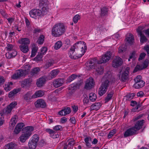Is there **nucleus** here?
<instances>
[{
  "mask_svg": "<svg viewBox=\"0 0 149 149\" xmlns=\"http://www.w3.org/2000/svg\"><path fill=\"white\" fill-rule=\"evenodd\" d=\"M45 37L43 35H41L39 36L38 40V44L39 45L42 44L44 42Z\"/></svg>",
  "mask_w": 149,
  "mask_h": 149,
  "instance_id": "nucleus-48",
  "label": "nucleus"
},
{
  "mask_svg": "<svg viewBox=\"0 0 149 149\" xmlns=\"http://www.w3.org/2000/svg\"><path fill=\"white\" fill-rule=\"evenodd\" d=\"M92 61H93V65H91L90 66H92V67H91V68H95V66L97 64H98V63H97V62H98L99 61H97V59L96 58H94L92 60Z\"/></svg>",
  "mask_w": 149,
  "mask_h": 149,
  "instance_id": "nucleus-57",
  "label": "nucleus"
},
{
  "mask_svg": "<svg viewBox=\"0 0 149 149\" xmlns=\"http://www.w3.org/2000/svg\"><path fill=\"white\" fill-rule=\"evenodd\" d=\"M63 110L65 116L70 113L71 112L70 109L69 107L65 108L63 109Z\"/></svg>",
  "mask_w": 149,
  "mask_h": 149,
  "instance_id": "nucleus-52",
  "label": "nucleus"
},
{
  "mask_svg": "<svg viewBox=\"0 0 149 149\" xmlns=\"http://www.w3.org/2000/svg\"><path fill=\"white\" fill-rule=\"evenodd\" d=\"M17 118V116H15L11 118L10 122L9 128L11 129H13V128L14 126L17 123L16 119Z\"/></svg>",
  "mask_w": 149,
  "mask_h": 149,
  "instance_id": "nucleus-23",
  "label": "nucleus"
},
{
  "mask_svg": "<svg viewBox=\"0 0 149 149\" xmlns=\"http://www.w3.org/2000/svg\"><path fill=\"white\" fill-rule=\"evenodd\" d=\"M17 54V52L14 50L11 52H8L6 54V57L8 58H10L13 57H15Z\"/></svg>",
  "mask_w": 149,
  "mask_h": 149,
  "instance_id": "nucleus-24",
  "label": "nucleus"
},
{
  "mask_svg": "<svg viewBox=\"0 0 149 149\" xmlns=\"http://www.w3.org/2000/svg\"><path fill=\"white\" fill-rule=\"evenodd\" d=\"M65 45V46L66 47V49H67L70 46V40L68 39H66Z\"/></svg>",
  "mask_w": 149,
  "mask_h": 149,
  "instance_id": "nucleus-60",
  "label": "nucleus"
},
{
  "mask_svg": "<svg viewBox=\"0 0 149 149\" xmlns=\"http://www.w3.org/2000/svg\"><path fill=\"white\" fill-rule=\"evenodd\" d=\"M146 55V54H145L144 52H142L141 53L138 59V60L140 61L141 60H142L144 58Z\"/></svg>",
  "mask_w": 149,
  "mask_h": 149,
  "instance_id": "nucleus-59",
  "label": "nucleus"
},
{
  "mask_svg": "<svg viewBox=\"0 0 149 149\" xmlns=\"http://www.w3.org/2000/svg\"><path fill=\"white\" fill-rule=\"evenodd\" d=\"M74 47L75 48L76 51L79 54L78 56H77V58L82 56L87 50L86 44L83 41H80L77 42L74 45Z\"/></svg>",
  "mask_w": 149,
  "mask_h": 149,
  "instance_id": "nucleus-2",
  "label": "nucleus"
},
{
  "mask_svg": "<svg viewBox=\"0 0 149 149\" xmlns=\"http://www.w3.org/2000/svg\"><path fill=\"white\" fill-rule=\"evenodd\" d=\"M75 51H76V49L74 48L73 45V47L70 48V51L69 52V56L71 58L76 59L79 58H77V56H75L74 53V52Z\"/></svg>",
  "mask_w": 149,
  "mask_h": 149,
  "instance_id": "nucleus-26",
  "label": "nucleus"
},
{
  "mask_svg": "<svg viewBox=\"0 0 149 149\" xmlns=\"http://www.w3.org/2000/svg\"><path fill=\"white\" fill-rule=\"evenodd\" d=\"M59 72V71L57 70H52L50 73L52 79L55 77L58 74Z\"/></svg>",
  "mask_w": 149,
  "mask_h": 149,
  "instance_id": "nucleus-45",
  "label": "nucleus"
},
{
  "mask_svg": "<svg viewBox=\"0 0 149 149\" xmlns=\"http://www.w3.org/2000/svg\"><path fill=\"white\" fill-rule=\"evenodd\" d=\"M32 81V78H29L23 80L21 82V86L22 88L25 89L29 88Z\"/></svg>",
  "mask_w": 149,
  "mask_h": 149,
  "instance_id": "nucleus-11",
  "label": "nucleus"
},
{
  "mask_svg": "<svg viewBox=\"0 0 149 149\" xmlns=\"http://www.w3.org/2000/svg\"><path fill=\"white\" fill-rule=\"evenodd\" d=\"M45 81L46 79L45 78H40L37 80L36 84L38 87H41L43 86Z\"/></svg>",
  "mask_w": 149,
  "mask_h": 149,
  "instance_id": "nucleus-30",
  "label": "nucleus"
},
{
  "mask_svg": "<svg viewBox=\"0 0 149 149\" xmlns=\"http://www.w3.org/2000/svg\"><path fill=\"white\" fill-rule=\"evenodd\" d=\"M142 28L141 27L139 26L138 29H136V31L139 35L140 37V41L141 43H143L147 42L148 39L146 38L144 34L142 33Z\"/></svg>",
  "mask_w": 149,
  "mask_h": 149,
  "instance_id": "nucleus-12",
  "label": "nucleus"
},
{
  "mask_svg": "<svg viewBox=\"0 0 149 149\" xmlns=\"http://www.w3.org/2000/svg\"><path fill=\"white\" fill-rule=\"evenodd\" d=\"M24 126V124L23 123H18L14 129V132L16 134H18Z\"/></svg>",
  "mask_w": 149,
  "mask_h": 149,
  "instance_id": "nucleus-22",
  "label": "nucleus"
},
{
  "mask_svg": "<svg viewBox=\"0 0 149 149\" xmlns=\"http://www.w3.org/2000/svg\"><path fill=\"white\" fill-rule=\"evenodd\" d=\"M100 64L98 63V64L95 66V68H93L95 69L97 72L100 74H101L103 73L104 69L103 67L100 65Z\"/></svg>",
  "mask_w": 149,
  "mask_h": 149,
  "instance_id": "nucleus-29",
  "label": "nucleus"
},
{
  "mask_svg": "<svg viewBox=\"0 0 149 149\" xmlns=\"http://www.w3.org/2000/svg\"><path fill=\"white\" fill-rule=\"evenodd\" d=\"M129 70V68L127 67L123 72L121 79L122 81H125L128 78Z\"/></svg>",
  "mask_w": 149,
  "mask_h": 149,
  "instance_id": "nucleus-18",
  "label": "nucleus"
},
{
  "mask_svg": "<svg viewBox=\"0 0 149 149\" xmlns=\"http://www.w3.org/2000/svg\"><path fill=\"white\" fill-rule=\"evenodd\" d=\"M101 106V104L100 102L95 103L93 104L91 106V111L92 110L97 111L100 109Z\"/></svg>",
  "mask_w": 149,
  "mask_h": 149,
  "instance_id": "nucleus-25",
  "label": "nucleus"
},
{
  "mask_svg": "<svg viewBox=\"0 0 149 149\" xmlns=\"http://www.w3.org/2000/svg\"><path fill=\"white\" fill-rule=\"evenodd\" d=\"M143 49L147 52L148 55H149V44L145 46Z\"/></svg>",
  "mask_w": 149,
  "mask_h": 149,
  "instance_id": "nucleus-64",
  "label": "nucleus"
},
{
  "mask_svg": "<svg viewBox=\"0 0 149 149\" xmlns=\"http://www.w3.org/2000/svg\"><path fill=\"white\" fill-rule=\"evenodd\" d=\"M116 133V130L113 129L111 130L108 135V138L109 139L113 136Z\"/></svg>",
  "mask_w": 149,
  "mask_h": 149,
  "instance_id": "nucleus-50",
  "label": "nucleus"
},
{
  "mask_svg": "<svg viewBox=\"0 0 149 149\" xmlns=\"http://www.w3.org/2000/svg\"><path fill=\"white\" fill-rule=\"evenodd\" d=\"M84 140L87 147L90 148L91 145L89 141H91V138L90 137H86L85 138Z\"/></svg>",
  "mask_w": 149,
  "mask_h": 149,
  "instance_id": "nucleus-39",
  "label": "nucleus"
},
{
  "mask_svg": "<svg viewBox=\"0 0 149 149\" xmlns=\"http://www.w3.org/2000/svg\"><path fill=\"white\" fill-rule=\"evenodd\" d=\"M81 83L80 82L73 84L69 86L68 89L70 90H75L78 88L81 85Z\"/></svg>",
  "mask_w": 149,
  "mask_h": 149,
  "instance_id": "nucleus-27",
  "label": "nucleus"
},
{
  "mask_svg": "<svg viewBox=\"0 0 149 149\" xmlns=\"http://www.w3.org/2000/svg\"><path fill=\"white\" fill-rule=\"evenodd\" d=\"M54 131H61L62 130V127L60 125H57L55 126L53 128Z\"/></svg>",
  "mask_w": 149,
  "mask_h": 149,
  "instance_id": "nucleus-53",
  "label": "nucleus"
},
{
  "mask_svg": "<svg viewBox=\"0 0 149 149\" xmlns=\"http://www.w3.org/2000/svg\"><path fill=\"white\" fill-rule=\"evenodd\" d=\"M122 59L119 57H117L112 62L113 67L117 68L120 66L123 63Z\"/></svg>",
  "mask_w": 149,
  "mask_h": 149,
  "instance_id": "nucleus-16",
  "label": "nucleus"
},
{
  "mask_svg": "<svg viewBox=\"0 0 149 149\" xmlns=\"http://www.w3.org/2000/svg\"><path fill=\"white\" fill-rule=\"evenodd\" d=\"M80 17L78 15H76L74 16L73 18V22L74 23H76L78 20L80 19Z\"/></svg>",
  "mask_w": 149,
  "mask_h": 149,
  "instance_id": "nucleus-55",
  "label": "nucleus"
},
{
  "mask_svg": "<svg viewBox=\"0 0 149 149\" xmlns=\"http://www.w3.org/2000/svg\"><path fill=\"white\" fill-rule=\"evenodd\" d=\"M32 94L31 92L30 91L27 92L24 95V99L27 102H29L31 100L34 99V97H33V95H32Z\"/></svg>",
  "mask_w": 149,
  "mask_h": 149,
  "instance_id": "nucleus-21",
  "label": "nucleus"
},
{
  "mask_svg": "<svg viewBox=\"0 0 149 149\" xmlns=\"http://www.w3.org/2000/svg\"><path fill=\"white\" fill-rule=\"evenodd\" d=\"M111 55V52H107L102 56V57L100 58L99 61L97 62V63L100 64L106 63L110 60Z\"/></svg>",
  "mask_w": 149,
  "mask_h": 149,
  "instance_id": "nucleus-8",
  "label": "nucleus"
},
{
  "mask_svg": "<svg viewBox=\"0 0 149 149\" xmlns=\"http://www.w3.org/2000/svg\"><path fill=\"white\" fill-rule=\"evenodd\" d=\"M135 95V93H133L128 94L125 97H126V100H130L132 99Z\"/></svg>",
  "mask_w": 149,
  "mask_h": 149,
  "instance_id": "nucleus-43",
  "label": "nucleus"
},
{
  "mask_svg": "<svg viewBox=\"0 0 149 149\" xmlns=\"http://www.w3.org/2000/svg\"><path fill=\"white\" fill-rule=\"evenodd\" d=\"M33 130V127L31 126H28L25 127L24 129V133L19 138V141L21 142H24L31 135V132Z\"/></svg>",
  "mask_w": 149,
  "mask_h": 149,
  "instance_id": "nucleus-3",
  "label": "nucleus"
},
{
  "mask_svg": "<svg viewBox=\"0 0 149 149\" xmlns=\"http://www.w3.org/2000/svg\"><path fill=\"white\" fill-rule=\"evenodd\" d=\"M141 76L140 75H138L136 76V77L134 79V81L135 83L139 82L141 81H143L141 79Z\"/></svg>",
  "mask_w": 149,
  "mask_h": 149,
  "instance_id": "nucleus-56",
  "label": "nucleus"
},
{
  "mask_svg": "<svg viewBox=\"0 0 149 149\" xmlns=\"http://www.w3.org/2000/svg\"><path fill=\"white\" fill-rule=\"evenodd\" d=\"M65 27L63 23H57L54 25L52 30V35L55 37H58L65 32Z\"/></svg>",
  "mask_w": 149,
  "mask_h": 149,
  "instance_id": "nucleus-1",
  "label": "nucleus"
},
{
  "mask_svg": "<svg viewBox=\"0 0 149 149\" xmlns=\"http://www.w3.org/2000/svg\"><path fill=\"white\" fill-rule=\"evenodd\" d=\"M18 43L22 45H27L30 43L29 40L26 38L20 39L18 41Z\"/></svg>",
  "mask_w": 149,
  "mask_h": 149,
  "instance_id": "nucleus-28",
  "label": "nucleus"
},
{
  "mask_svg": "<svg viewBox=\"0 0 149 149\" xmlns=\"http://www.w3.org/2000/svg\"><path fill=\"white\" fill-rule=\"evenodd\" d=\"M44 95V92L42 91L39 90L36 92L34 94L33 97L34 98H36L38 97H40Z\"/></svg>",
  "mask_w": 149,
  "mask_h": 149,
  "instance_id": "nucleus-35",
  "label": "nucleus"
},
{
  "mask_svg": "<svg viewBox=\"0 0 149 149\" xmlns=\"http://www.w3.org/2000/svg\"><path fill=\"white\" fill-rule=\"evenodd\" d=\"M29 15L31 17L36 18L37 16H42L46 15L45 11H42L41 10L33 9L29 12Z\"/></svg>",
  "mask_w": 149,
  "mask_h": 149,
  "instance_id": "nucleus-5",
  "label": "nucleus"
},
{
  "mask_svg": "<svg viewBox=\"0 0 149 149\" xmlns=\"http://www.w3.org/2000/svg\"><path fill=\"white\" fill-rule=\"evenodd\" d=\"M4 89L6 91H10L11 89V87L10 86V84L8 83L6 84L5 86L4 87Z\"/></svg>",
  "mask_w": 149,
  "mask_h": 149,
  "instance_id": "nucleus-61",
  "label": "nucleus"
},
{
  "mask_svg": "<svg viewBox=\"0 0 149 149\" xmlns=\"http://www.w3.org/2000/svg\"><path fill=\"white\" fill-rule=\"evenodd\" d=\"M39 136L36 134H34L32 137V139L28 143L30 149H35L37 146V143L39 140Z\"/></svg>",
  "mask_w": 149,
  "mask_h": 149,
  "instance_id": "nucleus-6",
  "label": "nucleus"
},
{
  "mask_svg": "<svg viewBox=\"0 0 149 149\" xmlns=\"http://www.w3.org/2000/svg\"><path fill=\"white\" fill-rule=\"evenodd\" d=\"M14 45L11 44H8L6 47V50L11 52L13 50Z\"/></svg>",
  "mask_w": 149,
  "mask_h": 149,
  "instance_id": "nucleus-49",
  "label": "nucleus"
},
{
  "mask_svg": "<svg viewBox=\"0 0 149 149\" xmlns=\"http://www.w3.org/2000/svg\"><path fill=\"white\" fill-rule=\"evenodd\" d=\"M17 105V103L15 102H13L10 104L7 107L3 110V111L6 113L8 114L10 113L12 109Z\"/></svg>",
  "mask_w": 149,
  "mask_h": 149,
  "instance_id": "nucleus-17",
  "label": "nucleus"
},
{
  "mask_svg": "<svg viewBox=\"0 0 149 149\" xmlns=\"http://www.w3.org/2000/svg\"><path fill=\"white\" fill-rule=\"evenodd\" d=\"M144 122V120H138L135 124L134 126L132 127L134 128V130H135L136 132L137 130H139L142 127Z\"/></svg>",
  "mask_w": 149,
  "mask_h": 149,
  "instance_id": "nucleus-20",
  "label": "nucleus"
},
{
  "mask_svg": "<svg viewBox=\"0 0 149 149\" xmlns=\"http://www.w3.org/2000/svg\"><path fill=\"white\" fill-rule=\"evenodd\" d=\"M129 43L132 44V43L133 41L134 40L133 36L132 34H129V37H127L125 39Z\"/></svg>",
  "mask_w": 149,
  "mask_h": 149,
  "instance_id": "nucleus-38",
  "label": "nucleus"
},
{
  "mask_svg": "<svg viewBox=\"0 0 149 149\" xmlns=\"http://www.w3.org/2000/svg\"><path fill=\"white\" fill-rule=\"evenodd\" d=\"M47 51V48L46 47H44L41 49V52L40 53L43 55L45 54V53Z\"/></svg>",
  "mask_w": 149,
  "mask_h": 149,
  "instance_id": "nucleus-63",
  "label": "nucleus"
},
{
  "mask_svg": "<svg viewBox=\"0 0 149 149\" xmlns=\"http://www.w3.org/2000/svg\"><path fill=\"white\" fill-rule=\"evenodd\" d=\"M49 2L47 0H40L39 3V7L42 8L40 9L42 11H45L46 15L47 13L48 10V5Z\"/></svg>",
  "mask_w": 149,
  "mask_h": 149,
  "instance_id": "nucleus-7",
  "label": "nucleus"
},
{
  "mask_svg": "<svg viewBox=\"0 0 149 149\" xmlns=\"http://www.w3.org/2000/svg\"><path fill=\"white\" fill-rule=\"evenodd\" d=\"M109 84V81L106 80L100 87L98 93L100 96L103 95L107 92Z\"/></svg>",
  "mask_w": 149,
  "mask_h": 149,
  "instance_id": "nucleus-4",
  "label": "nucleus"
},
{
  "mask_svg": "<svg viewBox=\"0 0 149 149\" xmlns=\"http://www.w3.org/2000/svg\"><path fill=\"white\" fill-rule=\"evenodd\" d=\"M24 68L25 69L23 70H25V72H26V74H27L29 71L30 70L31 68V66L29 64L26 65L24 66Z\"/></svg>",
  "mask_w": 149,
  "mask_h": 149,
  "instance_id": "nucleus-58",
  "label": "nucleus"
},
{
  "mask_svg": "<svg viewBox=\"0 0 149 149\" xmlns=\"http://www.w3.org/2000/svg\"><path fill=\"white\" fill-rule=\"evenodd\" d=\"M62 45V43L61 41L57 42L55 44L54 46V48L56 50L59 49Z\"/></svg>",
  "mask_w": 149,
  "mask_h": 149,
  "instance_id": "nucleus-42",
  "label": "nucleus"
},
{
  "mask_svg": "<svg viewBox=\"0 0 149 149\" xmlns=\"http://www.w3.org/2000/svg\"><path fill=\"white\" fill-rule=\"evenodd\" d=\"M20 50L23 53H26L29 51V48L27 45H21L19 46Z\"/></svg>",
  "mask_w": 149,
  "mask_h": 149,
  "instance_id": "nucleus-37",
  "label": "nucleus"
},
{
  "mask_svg": "<svg viewBox=\"0 0 149 149\" xmlns=\"http://www.w3.org/2000/svg\"><path fill=\"white\" fill-rule=\"evenodd\" d=\"M35 104L36 108H45L46 107V105L44 100L40 99L37 100L35 102Z\"/></svg>",
  "mask_w": 149,
  "mask_h": 149,
  "instance_id": "nucleus-15",
  "label": "nucleus"
},
{
  "mask_svg": "<svg viewBox=\"0 0 149 149\" xmlns=\"http://www.w3.org/2000/svg\"><path fill=\"white\" fill-rule=\"evenodd\" d=\"M95 82L93 79L92 77H90L87 79L85 88L87 89L91 88L93 86Z\"/></svg>",
  "mask_w": 149,
  "mask_h": 149,
  "instance_id": "nucleus-14",
  "label": "nucleus"
},
{
  "mask_svg": "<svg viewBox=\"0 0 149 149\" xmlns=\"http://www.w3.org/2000/svg\"><path fill=\"white\" fill-rule=\"evenodd\" d=\"M38 48L37 47H33L31 51V57H34L36 54L37 52Z\"/></svg>",
  "mask_w": 149,
  "mask_h": 149,
  "instance_id": "nucleus-47",
  "label": "nucleus"
},
{
  "mask_svg": "<svg viewBox=\"0 0 149 149\" xmlns=\"http://www.w3.org/2000/svg\"><path fill=\"white\" fill-rule=\"evenodd\" d=\"M54 63L53 60H49L46 62V66L47 68H49L52 66Z\"/></svg>",
  "mask_w": 149,
  "mask_h": 149,
  "instance_id": "nucleus-51",
  "label": "nucleus"
},
{
  "mask_svg": "<svg viewBox=\"0 0 149 149\" xmlns=\"http://www.w3.org/2000/svg\"><path fill=\"white\" fill-rule=\"evenodd\" d=\"M20 89L18 88L17 89H15L12 91L10 92L8 94V97H12L15 96L17 93L20 91Z\"/></svg>",
  "mask_w": 149,
  "mask_h": 149,
  "instance_id": "nucleus-36",
  "label": "nucleus"
},
{
  "mask_svg": "<svg viewBox=\"0 0 149 149\" xmlns=\"http://www.w3.org/2000/svg\"><path fill=\"white\" fill-rule=\"evenodd\" d=\"M43 55L41 53H38L37 56L34 58V60L36 61H38L41 60Z\"/></svg>",
  "mask_w": 149,
  "mask_h": 149,
  "instance_id": "nucleus-46",
  "label": "nucleus"
},
{
  "mask_svg": "<svg viewBox=\"0 0 149 149\" xmlns=\"http://www.w3.org/2000/svg\"><path fill=\"white\" fill-rule=\"evenodd\" d=\"M89 98L91 101L94 102L96 99V95L93 93H91L89 94Z\"/></svg>",
  "mask_w": 149,
  "mask_h": 149,
  "instance_id": "nucleus-44",
  "label": "nucleus"
},
{
  "mask_svg": "<svg viewBox=\"0 0 149 149\" xmlns=\"http://www.w3.org/2000/svg\"><path fill=\"white\" fill-rule=\"evenodd\" d=\"M15 145V144L12 142L7 144V146H8L9 149H13L14 148Z\"/></svg>",
  "mask_w": 149,
  "mask_h": 149,
  "instance_id": "nucleus-62",
  "label": "nucleus"
},
{
  "mask_svg": "<svg viewBox=\"0 0 149 149\" xmlns=\"http://www.w3.org/2000/svg\"><path fill=\"white\" fill-rule=\"evenodd\" d=\"M26 74V72L23 70H19L14 74L12 77V78L14 79H17L21 77L25 76Z\"/></svg>",
  "mask_w": 149,
  "mask_h": 149,
  "instance_id": "nucleus-10",
  "label": "nucleus"
},
{
  "mask_svg": "<svg viewBox=\"0 0 149 149\" xmlns=\"http://www.w3.org/2000/svg\"><path fill=\"white\" fill-rule=\"evenodd\" d=\"M145 84L143 81H141L139 82L135 83L133 85V87L136 89H139L143 87Z\"/></svg>",
  "mask_w": 149,
  "mask_h": 149,
  "instance_id": "nucleus-31",
  "label": "nucleus"
},
{
  "mask_svg": "<svg viewBox=\"0 0 149 149\" xmlns=\"http://www.w3.org/2000/svg\"><path fill=\"white\" fill-rule=\"evenodd\" d=\"M114 91H111L108 93L107 95L105 98V102L107 103L111 99L112 97L114 94Z\"/></svg>",
  "mask_w": 149,
  "mask_h": 149,
  "instance_id": "nucleus-34",
  "label": "nucleus"
},
{
  "mask_svg": "<svg viewBox=\"0 0 149 149\" xmlns=\"http://www.w3.org/2000/svg\"><path fill=\"white\" fill-rule=\"evenodd\" d=\"M64 79L63 78H58L55 79L53 82L54 86L58 88L61 86L64 83Z\"/></svg>",
  "mask_w": 149,
  "mask_h": 149,
  "instance_id": "nucleus-19",
  "label": "nucleus"
},
{
  "mask_svg": "<svg viewBox=\"0 0 149 149\" xmlns=\"http://www.w3.org/2000/svg\"><path fill=\"white\" fill-rule=\"evenodd\" d=\"M108 9L105 7H104L101 9V13L100 15L102 16H104L107 14L108 12Z\"/></svg>",
  "mask_w": 149,
  "mask_h": 149,
  "instance_id": "nucleus-40",
  "label": "nucleus"
},
{
  "mask_svg": "<svg viewBox=\"0 0 149 149\" xmlns=\"http://www.w3.org/2000/svg\"><path fill=\"white\" fill-rule=\"evenodd\" d=\"M26 74V72L23 70H19L14 74L12 77V78L14 79H17L21 77L25 76Z\"/></svg>",
  "mask_w": 149,
  "mask_h": 149,
  "instance_id": "nucleus-9",
  "label": "nucleus"
},
{
  "mask_svg": "<svg viewBox=\"0 0 149 149\" xmlns=\"http://www.w3.org/2000/svg\"><path fill=\"white\" fill-rule=\"evenodd\" d=\"M77 77V76L75 74H72L70 76H69L67 79L66 80V83H70L72 81L75 79V78Z\"/></svg>",
  "mask_w": 149,
  "mask_h": 149,
  "instance_id": "nucleus-41",
  "label": "nucleus"
},
{
  "mask_svg": "<svg viewBox=\"0 0 149 149\" xmlns=\"http://www.w3.org/2000/svg\"><path fill=\"white\" fill-rule=\"evenodd\" d=\"M46 132L48 133L50 135V136L53 139L57 138V136H55L54 135L56 132L55 131H54V130L50 129V128H47L45 130Z\"/></svg>",
  "mask_w": 149,
  "mask_h": 149,
  "instance_id": "nucleus-32",
  "label": "nucleus"
},
{
  "mask_svg": "<svg viewBox=\"0 0 149 149\" xmlns=\"http://www.w3.org/2000/svg\"><path fill=\"white\" fill-rule=\"evenodd\" d=\"M142 69L141 66L139 65H137L135 68L134 70L133 71V73L139 70H141Z\"/></svg>",
  "mask_w": 149,
  "mask_h": 149,
  "instance_id": "nucleus-54",
  "label": "nucleus"
},
{
  "mask_svg": "<svg viewBox=\"0 0 149 149\" xmlns=\"http://www.w3.org/2000/svg\"><path fill=\"white\" fill-rule=\"evenodd\" d=\"M40 71V69L39 67H35L31 70V75L33 77L39 74Z\"/></svg>",
  "mask_w": 149,
  "mask_h": 149,
  "instance_id": "nucleus-33",
  "label": "nucleus"
},
{
  "mask_svg": "<svg viewBox=\"0 0 149 149\" xmlns=\"http://www.w3.org/2000/svg\"><path fill=\"white\" fill-rule=\"evenodd\" d=\"M135 134H136V130L132 127L127 129L125 132L123 136L124 137H127Z\"/></svg>",
  "mask_w": 149,
  "mask_h": 149,
  "instance_id": "nucleus-13",
  "label": "nucleus"
}]
</instances>
